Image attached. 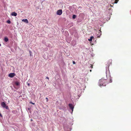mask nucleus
<instances>
[{
    "instance_id": "nucleus-20",
    "label": "nucleus",
    "mask_w": 131,
    "mask_h": 131,
    "mask_svg": "<svg viewBox=\"0 0 131 131\" xmlns=\"http://www.w3.org/2000/svg\"><path fill=\"white\" fill-rule=\"evenodd\" d=\"M90 67H91L92 68V67H93V66H92V65L91 64L90 65Z\"/></svg>"
},
{
    "instance_id": "nucleus-11",
    "label": "nucleus",
    "mask_w": 131,
    "mask_h": 131,
    "mask_svg": "<svg viewBox=\"0 0 131 131\" xmlns=\"http://www.w3.org/2000/svg\"><path fill=\"white\" fill-rule=\"evenodd\" d=\"M15 84L16 86H18L20 84L19 82H15Z\"/></svg>"
},
{
    "instance_id": "nucleus-12",
    "label": "nucleus",
    "mask_w": 131,
    "mask_h": 131,
    "mask_svg": "<svg viewBox=\"0 0 131 131\" xmlns=\"http://www.w3.org/2000/svg\"><path fill=\"white\" fill-rule=\"evenodd\" d=\"M76 17V16L75 15H73L72 16V18L73 19H75Z\"/></svg>"
},
{
    "instance_id": "nucleus-4",
    "label": "nucleus",
    "mask_w": 131,
    "mask_h": 131,
    "mask_svg": "<svg viewBox=\"0 0 131 131\" xmlns=\"http://www.w3.org/2000/svg\"><path fill=\"white\" fill-rule=\"evenodd\" d=\"M16 74L14 73H10L8 75V76L10 78H12Z\"/></svg>"
},
{
    "instance_id": "nucleus-8",
    "label": "nucleus",
    "mask_w": 131,
    "mask_h": 131,
    "mask_svg": "<svg viewBox=\"0 0 131 131\" xmlns=\"http://www.w3.org/2000/svg\"><path fill=\"white\" fill-rule=\"evenodd\" d=\"M22 21L26 23H28V20L27 19H23L22 20Z\"/></svg>"
},
{
    "instance_id": "nucleus-18",
    "label": "nucleus",
    "mask_w": 131,
    "mask_h": 131,
    "mask_svg": "<svg viewBox=\"0 0 131 131\" xmlns=\"http://www.w3.org/2000/svg\"><path fill=\"white\" fill-rule=\"evenodd\" d=\"M73 64H75V62L74 61H73Z\"/></svg>"
},
{
    "instance_id": "nucleus-23",
    "label": "nucleus",
    "mask_w": 131,
    "mask_h": 131,
    "mask_svg": "<svg viewBox=\"0 0 131 131\" xmlns=\"http://www.w3.org/2000/svg\"><path fill=\"white\" fill-rule=\"evenodd\" d=\"M2 115L0 113V116H2Z\"/></svg>"
},
{
    "instance_id": "nucleus-25",
    "label": "nucleus",
    "mask_w": 131,
    "mask_h": 131,
    "mask_svg": "<svg viewBox=\"0 0 131 131\" xmlns=\"http://www.w3.org/2000/svg\"><path fill=\"white\" fill-rule=\"evenodd\" d=\"M81 7H79V8H81Z\"/></svg>"
},
{
    "instance_id": "nucleus-13",
    "label": "nucleus",
    "mask_w": 131,
    "mask_h": 131,
    "mask_svg": "<svg viewBox=\"0 0 131 131\" xmlns=\"http://www.w3.org/2000/svg\"><path fill=\"white\" fill-rule=\"evenodd\" d=\"M29 54H30V56H32V54H31V53H31V51L30 50L29 51Z\"/></svg>"
},
{
    "instance_id": "nucleus-14",
    "label": "nucleus",
    "mask_w": 131,
    "mask_h": 131,
    "mask_svg": "<svg viewBox=\"0 0 131 131\" xmlns=\"http://www.w3.org/2000/svg\"><path fill=\"white\" fill-rule=\"evenodd\" d=\"M118 1H119L118 0H115V2H114V3H117Z\"/></svg>"
},
{
    "instance_id": "nucleus-7",
    "label": "nucleus",
    "mask_w": 131,
    "mask_h": 131,
    "mask_svg": "<svg viewBox=\"0 0 131 131\" xmlns=\"http://www.w3.org/2000/svg\"><path fill=\"white\" fill-rule=\"evenodd\" d=\"M11 15L12 16H16L17 15V13L15 12H13L11 14Z\"/></svg>"
},
{
    "instance_id": "nucleus-19",
    "label": "nucleus",
    "mask_w": 131,
    "mask_h": 131,
    "mask_svg": "<svg viewBox=\"0 0 131 131\" xmlns=\"http://www.w3.org/2000/svg\"><path fill=\"white\" fill-rule=\"evenodd\" d=\"M46 100L47 101H46L47 102H48V98L47 97H46Z\"/></svg>"
},
{
    "instance_id": "nucleus-15",
    "label": "nucleus",
    "mask_w": 131,
    "mask_h": 131,
    "mask_svg": "<svg viewBox=\"0 0 131 131\" xmlns=\"http://www.w3.org/2000/svg\"><path fill=\"white\" fill-rule=\"evenodd\" d=\"M7 22L8 24H10L11 23V22L9 20H8Z\"/></svg>"
},
{
    "instance_id": "nucleus-10",
    "label": "nucleus",
    "mask_w": 131,
    "mask_h": 131,
    "mask_svg": "<svg viewBox=\"0 0 131 131\" xmlns=\"http://www.w3.org/2000/svg\"><path fill=\"white\" fill-rule=\"evenodd\" d=\"M94 38V37L93 36H91L90 37V39H89L88 40H89L90 42L92 40V39Z\"/></svg>"
},
{
    "instance_id": "nucleus-22",
    "label": "nucleus",
    "mask_w": 131,
    "mask_h": 131,
    "mask_svg": "<svg viewBox=\"0 0 131 131\" xmlns=\"http://www.w3.org/2000/svg\"><path fill=\"white\" fill-rule=\"evenodd\" d=\"M46 78V79H49V78L48 77H47Z\"/></svg>"
},
{
    "instance_id": "nucleus-6",
    "label": "nucleus",
    "mask_w": 131,
    "mask_h": 131,
    "mask_svg": "<svg viewBox=\"0 0 131 131\" xmlns=\"http://www.w3.org/2000/svg\"><path fill=\"white\" fill-rule=\"evenodd\" d=\"M112 60H109L108 61L107 63V66H109L110 64H111L112 63Z\"/></svg>"
},
{
    "instance_id": "nucleus-9",
    "label": "nucleus",
    "mask_w": 131,
    "mask_h": 131,
    "mask_svg": "<svg viewBox=\"0 0 131 131\" xmlns=\"http://www.w3.org/2000/svg\"><path fill=\"white\" fill-rule=\"evenodd\" d=\"M4 40L6 42H7L8 41V39L7 37H5L4 38Z\"/></svg>"
},
{
    "instance_id": "nucleus-5",
    "label": "nucleus",
    "mask_w": 131,
    "mask_h": 131,
    "mask_svg": "<svg viewBox=\"0 0 131 131\" xmlns=\"http://www.w3.org/2000/svg\"><path fill=\"white\" fill-rule=\"evenodd\" d=\"M69 106L70 109H71L73 111V105L72 104H69Z\"/></svg>"
},
{
    "instance_id": "nucleus-21",
    "label": "nucleus",
    "mask_w": 131,
    "mask_h": 131,
    "mask_svg": "<svg viewBox=\"0 0 131 131\" xmlns=\"http://www.w3.org/2000/svg\"><path fill=\"white\" fill-rule=\"evenodd\" d=\"M28 86H29L30 85V84L29 83H28Z\"/></svg>"
},
{
    "instance_id": "nucleus-17",
    "label": "nucleus",
    "mask_w": 131,
    "mask_h": 131,
    "mask_svg": "<svg viewBox=\"0 0 131 131\" xmlns=\"http://www.w3.org/2000/svg\"><path fill=\"white\" fill-rule=\"evenodd\" d=\"M30 103H31V104H35V103H33L32 102H31V101L30 102Z\"/></svg>"
},
{
    "instance_id": "nucleus-26",
    "label": "nucleus",
    "mask_w": 131,
    "mask_h": 131,
    "mask_svg": "<svg viewBox=\"0 0 131 131\" xmlns=\"http://www.w3.org/2000/svg\"><path fill=\"white\" fill-rule=\"evenodd\" d=\"M94 30H96V29H94Z\"/></svg>"
},
{
    "instance_id": "nucleus-3",
    "label": "nucleus",
    "mask_w": 131,
    "mask_h": 131,
    "mask_svg": "<svg viewBox=\"0 0 131 131\" xmlns=\"http://www.w3.org/2000/svg\"><path fill=\"white\" fill-rule=\"evenodd\" d=\"M62 12L61 9H59L57 10V15H60L62 14Z\"/></svg>"
},
{
    "instance_id": "nucleus-24",
    "label": "nucleus",
    "mask_w": 131,
    "mask_h": 131,
    "mask_svg": "<svg viewBox=\"0 0 131 131\" xmlns=\"http://www.w3.org/2000/svg\"><path fill=\"white\" fill-rule=\"evenodd\" d=\"M91 71H91V70H90V72H91Z\"/></svg>"
},
{
    "instance_id": "nucleus-2",
    "label": "nucleus",
    "mask_w": 131,
    "mask_h": 131,
    "mask_svg": "<svg viewBox=\"0 0 131 131\" xmlns=\"http://www.w3.org/2000/svg\"><path fill=\"white\" fill-rule=\"evenodd\" d=\"M1 106H2L3 108H5L7 109H8V106L6 105V104L4 102H2L1 104Z\"/></svg>"
},
{
    "instance_id": "nucleus-27",
    "label": "nucleus",
    "mask_w": 131,
    "mask_h": 131,
    "mask_svg": "<svg viewBox=\"0 0 131 131\" xmlns=\"http://www.w3.org/2000/svg\"><path fill=\"white\" fill-rule=\"evenodd\" d=\"M1 46V44L0 43V46Z\"/></svg>"
},
{
    "instance_id": "nucleus-1",
    "label": "nucleus",
    "mask_w": 131,
    "mask_h": 131,
    "mask_svg": "<svg viewBox=\"0 0 131 131\" xmlns=\"http://www.w3.org/2000/svg\"><path fill=\"white\" fill-rule=\"evenodd\" d=\"M111 77L110 76L108 80H106V79H104L103 78L101 79L99 81L100 85V86H105L106 84L110 83L112 82Z\"/></svg>"
},
{
    "instance_id": "nucleus-16",
    "label": "nucleus",
    "mask_w": 131,
    "mask_h": 131,
    "mask_svg": "<svg viewBox=\"0 0 131 131\" xmlns=\"http://www.w3.org/2000/svg\"><path fill=\"white\" fill-rule=\"evenodd\" d=\"M99 31H100L99 32V33L100 34V35H101V34H101V31L100 30Z\"/></svg>"
}]
</instances>
